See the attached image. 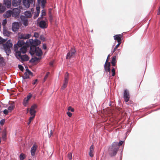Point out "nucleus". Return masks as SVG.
<instances>
[{"label":"nucleus","instance_id":"obj_10","mask_svg":"<svg viewBox=\"0 0 160 160\" xmlns=\"http://www.w3.org/2000/svg\"><path fill=\"white\" fill-rule=\"evenodd\" d=\"M12 11V16L16 17L19 15L20 12V10L18 8H15Z\"/></svg>","mask_w":160,"mask_h":160},{"label":"nucleus","instance_id":"obj_40","mask_svg":"<svg viewBox=\"0 0 160 160\" xmlns=\"http://www.w3.org/2000/svg\"><path fill=\"white\" fill-rule=\"evenodd\" d=\"M53 16L50 13L49 15V20L51 22H52L53 20Z\"/></svg>","mask_w":160,"mask_h":160},{"label":"nucleus","instance_id":"obj_47","mask_svg":"<svg viewBox=\"0 0 160 160\" xmlns=\"http://www.w3.org/2000/svg\"><path fill=\"white\" fill-rule=\"evenodd\" d=\"M5 122V119H2L1 120L0 122V123L1 125H3L4 124V123Z\"/></svg>","mask_w":160,"mask_h":160},{"label":"nucleus","instance_id":"obj_34","mask_svg":"<svg viewBox=\"0 0 160 160\" xmlns=\"http://www.w3.org/2000/svg\"><path fill=\"white\" fill-rule=\"evenodd\" d=\"M7 41V39H3L1 37H0V43H3Z\"/></svg>","mask_w":160,"mask_h":160},{"label":"nucleus","instance_id":"obj_26","mask_svg":"<svg viewBox=\"0 0 160 160\" xmlns=\"http://www.w3.org/2000/svg\"><path fill=\"white\" fill-rule=\"evenodd\" d=\"M116 56H113L112 58L111 63L113 66H115L116 65Z\"/></svg>","mask_w":160,"mask_h":160},{"label":"nucleus","instance_id":"obj_27","mask_svg":"<svg viewBox=\"0 0 160 160\" xmlns=\"http://www.w3.org/2000/svg\"><path fill=\"white\" fill-rule=\"evenodd\" d=\"M38 3H41L42 6L44 8L45 4L46 3V0H38Z\"/></svg>","mask_w":160,"mask_h":160},{"label":"nucleus","instance_id":"obj_13","mask_svg":"<svg viewBox=\"0 0 160 160\" xmlns=\"http://www.w3.org/2000/svg\"><path fill=\"white\" fill-rule=\"evenodd\" d=\"M48 26V23L46 21L41 20L39 22V26L42 28H47Z\"/></svg>","mask_w":160,"mask_h":160},{"label":"nucleus","instance_id":"obj_15","mask_svg":"<svg viewBox=\"0 0 160 160\" xmlns=\"http://www.w3.org/2000/svg\"><path fill=\"white\" fill-rule=\"evenodd\" d=\"M37 148V145L35 144H33L32 147L31 148V153L32 156H35Z\"/></svg>","mask_w":160,"mask_h":160},{"label":"nucleus","instance_id":"obj_28","mask_svg":"<svg viewBox=\"0 0 160 160\" xmlns=\"http://www.w3.org/2000/svg\"><path fill=\"white\" fill-rule=\"evenodd\" d=\"M11 32L7 30H4L3 31V34L5 36L7 37H9L11 34Z\"/></svg>","mask_w":160,"mask_h":160},{"label":"nucleus","instance_id":"obj_39","mask_svg":"<svg viewBox=\"0 0 160 160\" xmlns=\"http://www.w3.org/2000/svg\"><path fill=\"white\" fill-rule=\"evenodd\" d=\"M49 74H50V72H48L47 73V74L44 77V82L47 79V78H48V77Z\"/></svg>","mask_w":160,"mask_h":160},{"label":"nucleus","instance_id":"obj_9","mask_svg":"<svg viewBox=\"0 0 160 160\" xmlns=\"http://www.w3.org/2000/svg\"><path fill=\"white\" fill-rule=\"evenodd\" d=\"M26 72H25L23 76V78L24 79L29 78V75L32 76L33 73L28 68L26 69Z\"/></svg>","mask_w":160,"mask_h":160},{"label":"nucleus","instance_id":"obj_29","mask_svg":"<svg viewBox=\"0 0 160 160\" xmlns=\"http://www.w3.org/2000/svg\"><path fill=\"white\" fill-rule=\"evenodd\" d=\"M14 107V103L13 102V103L10 104L9 106L8 107V110L11 111L13 109Z\"/></svg>","mask_w":160,"mask_h":160},{"label":"nucleus","instance_id":"obj_36","mask_svg":"<svg viewBox=\"0 0 160 160\" xmlns=\"http://www.w3.org/2000/svg\"><path fill=\"white\" fill-rule=\"evenodd\" d=\"M42 15L41 17L38 18V19H40L41 18H42L43 16H44L46 15V12L44 10H43L41 12Z\"/></svg>","mask_w":160,"mask_h":160},{"label":"nucleus","instance_id":"obj_60","mask_svg":"<svg viewBox=\"0 0 160 160\" xmlns=\"http://www.w3.org/2000/svg\"><path fill=\"white\" fill-rule=\"evenodd\" d=\"M43 90V89H42V91L40 93V94L41 95L42 94Z\"/></svg>","mask_w":160,"mask_h":160},{"label":"nucleus","instance_id":"obj_25","mask_svg":"<svg viewBox=\"0 0 160 160\" xmlns=\"http://www.w3.org/2000/svg\"><path fill=\"white\" fill-rule=\"evenodd\" d=\"M110 62H108V64H107V65H106V67L105 66V64L104 65V68H105L106 71L110 72Z\"/></svg>","mask_w":160,"mask_h":160},{"label":"nucleus","instance_id":"obj_11","mask_svg":"<svg viewBox=\"0 0 160 160\" xmlns=\"http://www.w3.org/2000/svg\"><path fill=\"white\" fill-rule=\"evenodd\" d=\"M19 28V23L18 22H15L12 23V30L15 32L18 31Z\"/></svg>","mask_w":160,"mask_h":160},{"label":"nucleus","instance_id":"obj_56","mask_svg":"<svg viewBox=\"0 0 160 160\" xmlns=\"http://www.w3.org/2000/svg\"><path fill=\"white\" fill-rule=\"evenodd\" d=\"M108 58H107L106 60V62L105 64V67H106V65H107V64H108Z\"/></svg>","mask_w":160,"mask_h":160},{"label":"nucleus","instance_id":"obj_32","mask_svg":"<svg viewBox=\"0 0 160 160\" xmlns=\"http://www.w3.org/2000/svg\"><path fill=\"white\" fill-rule=\"evenodd\" d=\"M28 101H28V100H27V99H26L25 98H24V100H23V101L22 102L23 105L25 107H26L28 104Z\"/></svg>","mask_w":160,"mask_h":160},{"label":"nucleus","instance_id":"obj_14","mask_svg":"<svg viewBox=\"0 0 160 160\" xmlns=\"http://www.w3.org/2000/svg\"><path fill=\"white\" fill-rule=\"evenodd\" d=\"M130 98L129 92L127 90H125L124 92V98L126 102H128Z\"/></svg>","mask_w":160,"mask_h":160},{"label":"nucleus","instance_id":"obj_20","mask_svg":"<svg viewBox=\"0 0 160 160\" xmlns=\"http://www.w3.org/2000/svg\"><path fill=\"white\" fill-rule=\"evenodd\" d=\"M21 0H13L12 2V4L14 7L17 6L20 4Z\"/></svg>","mask_w":160,"mask_h":160},{"label":"nucleus","instance_id":"obj_38","mask_svg":"<svg viewBox=\"0 0 160 160\" xmlns=\"http://www.w3.org/2000/svg\"><path fill=\"white\" fill-rule=\"evenodd\" d=\"M34 117H30L29 118V120H28V125H29V124H30L31 122L32 121L33 119L34 118Z\"/></svg>","mask_w":160,"mask_h":160},{"label":"nucleus","instance_id":"obj_18","mask_svg":"<svg viewBox=\"0 0 160 160\" xmlns=\"http://www.w3.org/2000/svg\"><path fill=\"white\" fill-rule=\"evenodd\" d=\"M11 0H4L3 1V4L8 8H11Z\"/></svg>","mask_w":160,"mask_h":160},{"label":"nucleus","instance_id":"obj_49","mask_svg":"<svg viewBox=\"0 0 160 160\" xmlns=\"http://www.w3.org/2000/svg\"><path fill=\"white\" fill-rule=\"evenodd\" d=\"M8 110H7V109L4 110L3 111V112L4 113V114H5V115L8 114Z\"/></svg>","mask_w":160,"mask_h":160},{"label":"nucleus","instance_id":"obj_31","mask_svg":"<svg viewBox=\"0 0 160 160\" xmlns=\"http://www.w3.org/2000/svg\"><path fill=\"white\" fill-rule=\"evenodd\" d=\"M37 108V105L36 104H34L31 106L30 109L33 111H36Z\"/></svg>","mask_w":160,"mask_h":160},{"label":"nucleus","instance_id":"obj_48","mask_svg":"<svg viewBox=\"0 0 160 160\" xmlns=\"http://www.w3.org/2000/svg\"><path fill=\"white\" fill-rule=\"evenodd\" d=\"M123 143V141H120L119 143H118V145L119 146V147L121 146Z\"/></svg>","mask_w":160,"mask_h":160},{"label":"nucleus","instance_id":"obj_7","mask_svg":"<svg viewBox=\"0 0 160 160\" xmlns=\"http://www.w3.org/2000/svg\"><path fill=\"white\" fill-rule=\"evenodd\" d=\"M68 77L69 74L68 72H66L64 77V82L61 87V89L62 90H63L67 86L68 81Z\"/></svg>","mask_w":160,"mask_h":160},{"label":"nucleus","instance_id":"obj_44","mask_svg":"<svg viewBox=\"0 0 160 160\" xmlns=\"http://www.w3.org/2000/svg\"><path fill=\"white\" fill-rule=\"evenodd\" d=\"M120 44H121V43H118V44L115 46V47H114V50L113 52H115V51L116 50V49H117L119 47V46L120 45Z\"/></svg>","mask_w":160,"mask_h":160},{"label":"nucleus","instance_id":"obj_8","mask_svg":"<svg viewBox=\"0 0 160 160\" xmlns=\"http://www.w3.org/2000/svg\"><path fill=\"white\" fill-rule=\"evenodd\" d=\"M33 0H23V5L27 8H29L31 5L33 4Z\"/></svg>","mask_w":160,"mask_h":160},{"label":"nucleus","instance_id":"obj_43","mask_svg":"<svg viewBox=\"0 0 160 160\" xmlns=\"http://www.w3.org/2000/svg\"><path fill=\"white\" fill-rule=\"evenodd\" d=\"M18 67L19 69L21 71H23L24 70L23 67L21 65H18Z\"/></svg>","mask_w":160,"mask_h":160},{"label":"nucleus","instance_id":"obj_55","mask_svg":"<svg viewBox=\"0 0 160 160\" xmlns=\"http://www.w3.org/2000/svg\"><path fill=\"white\" fill-rule=\"evenodd\" d=\"M37 81H38V79H36L35 80L33 81V82H32V84L33 85H35V84H36V83H37Z\"/></svg>","mask_w":160,"mask_h":160},{"label":"nucleus","instance_id":"obj_17","mask_svg":"<svg viewBox=\"0 0 160 160\" xmlns=\"http://www.w3.org/2000/svg\"><path fill=\"white\" fill-rule=\"evenodd\" d=\"M122 37V35L121 34H117L115 35L114 36V39L117 41L118 43H121V38Z\"/></svg>","mask_w":160,"mask_h":160},{"label":"nucleus","instance_id":"obj_54","mask_svg":"<svg viewBox=\"0 0 160 160\" xmlns=\"http://www.w3.org/2000/svg\"><path fill=\"white\" fill-rule=\"evenodd\" d=\"M34 36L35 37L37 38L38 37V34L37 32H35L34 34Z\"/></svg>","mask_w":160,"mask_h":160},{"label":"nucleus","instance_id":"obj_57","mask_svg":"<svg viewBox=\"0 0 160 160\" xmlns=\"http://www.w3.org/2000/svg\"><path fill=\"white\" fill-rule=\"evenodd\" d=\"M43 48L44 49H46L47 48V47L46 44H43Z\"/></svg>","mask_w":160,"mask_h":160},{"label":"nucleus","instance_id":"obj_2","mask_svg":"<svg viewBox=\"0 0 160 160\" xmlns=\"http://www.w3.org/2000/svg\"><path fill=\"white\" fill-rule=\"evenodd\" d=\"M119 149L118 145V142H114L112 144L109 149V153L111 157H113L116 155Z\"/></svg>","mask_w":160,"mask_h":160},{"label":"nucleus","instance_id":"obj_50","mask_svg":"<svg viewBox=\"0 0 160 160\" xmlns=\"http://www.w3.org/2000/svg\"><path fill=\"white\" fill-rule=\"evenodd\" d=\"M39 13L40 12H39L38 13V12H37L36 13L35 15L34 16V19L37 18L38 17V16H39Z\"/></svg>","mask_w":160,"mask_h":160},{"label":"nucleus","instance_id":"obj_30","mask_svg":"<svg viewBox=\"0 0 160 160\" xmlns=\"http://www.w3.org/2000/svg\"><path fill=\"white\" fill-rule=\"evenodd\" d=\"M29 112L31 115L32 116V117H33L34 118L36 113V111H33L30 109Z\"/></svg>","mask_w":160,"mask_h":160},{"label":"nucleus","instance_id":"obj_24","mask_svg":"<svg viewBox=\"0 0 160 160\" xmlns=\"http://www.w3.org/2000/svg\"><path fill=\"white\" fill-rule=\"evenodd\" d=\"M6 10V8L1 3H0V14L4 12Z\"/></svg>","mask_w":160,"mask_h":160},{"label":"nucleus","instance_id":"obj_35","mask_svg":"<svg viewBox=\"0 0 160 160\" xmlns=\"http://www.w3.org/2000/svg\"><path fill=\"white\" fill-rule=\"evenodd\" d=\"M4 62V58L0 54V64H2Z\"/></svg>","mask_w":160,"mask_h":160},{"label":"nucleus","instance_id":"obj_51","mask_svg":"<svg viewBox=\"0 0 160 160\" xmlns=\"http://www.w3.org/2000/svg\"><path fill=\"white\" fill-rule=\"evenodd\" d=\"M67 114L70 117H71L72 115V113L69 112H67Z\"/></svg>","mask_w":160,"mask_h":160},{"label":"nucleus","instance_id":"obj_6","mask_svg":"<svg viewBox=\"0 0 160 160\" xmlns=\"http://www.w3.org/2000/svg\"><path fill=\"white\" fill-rule=\"evenodd\" d=\"M76 50L74 48H72L68 53L66 57V59H70L73 58L75 55Z\"/></svg>","mask_w":160,"mask_h":160},{"label":"nucleus","instance_id":"obj_21","mask_svg":"<svg viewBox=\"0 0 160 160\" xmlns=\"http://www.w3.org/2000/svg\"><path fill=\"white\" fill-rule=\"evenodd\" d=\"M94 153V147L93 145H92L90 148L89 155L91 157H93Z\"/></svg>","mask_w":160,"mask_h":160},{"label":"nucleus","instance_id":"obj_16","mask_svg":"<svg viewBox=\"0 0 160 160\" xmlns=\"http://www.w3.org/2000/svg\"><path fill=\"white\" fill-rule=\"evenodd\" d=\"M24 44H25V45H26V43H25L24 41L23 40H20L18 41L17 44V45H14V46H17L18 48V50H19V49L21 48L22 46V45H23Z\"/></svg>","mask_w":160,"mask_h":160},{"label":"nucleus","instance_id":"obj_52","mask_svg":"<svg viewBox=\"0 0 160 160\" xmlns=\"http://www.w3.org/2000/svg\"><path fill=\"white\" fill-rule=\"evenodd\" d=\"M36 10L38 12H38H40V8L39 7H36Z\"/></svg>","mask_w":160,"mask_h":160},{"label":"nucleus","instance_id":"obj_42","mask_svg":"<svg viewBox=\"0 0 160 160\" xmlns=\"http://www.w3.org/2000/svg\"><path fill=\"white\" fill-rule=\"evenodd\" d=\"M68 157L69 159V160H72V154L71 153H69L68 154Z\"/></svg>","mask_w":160,"mask_h":160},{"label":"nucleus","instance_id":"obj_12","mask_svg":"<svg viewBox=\"0 0 160 160\" xmlns=\"http://www.w3.org/2000/svg\"><path fill=\"white\" fill-rule=\"evenodd\" d=\"M20 18L22 23L25 26H27L28 24V18L23 15L21 16Z\"/></svg>","mask_w":160,"mask_h":160},{"label":"nucleus","instance_id":"obj_5","mask_svg":"<svg viewBox=\"0 0 160 160\" xmlns=\"http://www.w3.org/2000/svg\"><path fill=\"white\" fill-rule=\"evenodd\" d=\"M41 43V42L40 40L37 39H35L33 40L32 39H30L28 40L26 42V45L27 48H28L30 46H34L36 47V46H38Z\"/></svg>","mask_w":160,"mask_h":160},{"label":"nucleus","instance_id":"obj_4","mask_svg":"<svg viewBox=\"0 0 160 160\" xmlns=\"http://www.w3.org/2000/svg\"><path fill=\"white\" fill-rule=\"evenodd\" d=\"M4 49L7 55L8 56L11 53V48H12V44L10 40H8L5 44H3Z\"/></svg>","mask_w":160,"mask_h":160},{"label":"nucleus","instance_id":"obj_53","mask_svg":"<svg viewBox=\"0 0 160 160\" xmlns=\"http://www.w3.org/2000/svg\"><path fill=\"white\" fill-rule=\"evenodd\" d=\"M53 133V132L52 130H51L50 132V133L49 134V137H50L52 135Z\"/></svg>","mask_w":160,"mask_h":160},{"label":"nucleus","instance_id":"obj_45","mask_svg":"<svg viewBox=\"0 0 160 160\" xmlns=\"http://www.w3.org/2000/svg\"><path fill=\"white\" fill-rule=\"evenodd\" d=\"M112 76H114L115 74V70L114 68L112 69Z\"/></svg>","mask_w":160,"mask_h":160},{"label":"nucleus","instance_id":"obj_1","mask_svg":"<svg viewBox=\"0 0 160 160\" xmlns=\"http://www.w3.org/2000/svg\"><path fill=\"white\" fill-rule=\"evenodd\" d=\"M14 49L15 52V56L16 58L21 61H28L29 59V57L27 55H22L26 52L27 51V48L26 46H24L21 48L19 50H18V48L16 46L14 47Z\"/></svg>","mask_w":160,"mask_h":160},{"label":"nucleus","instance_id":"obj_19","mask_svg":"<svg viewBox=\"0 0 160 160\" xmlns=\"http://www.w3.org/2000/svg\"><path fill=\"white\" fill-rule=\"evenodd\" d=\"M31 36V34H21L19 35V37L21 39H27L30 38Z\"/></svg>","mask_w":160,"mask_h":160},{"label":"nucleus","instance_id":"obj_3","mask_svg":"<svg viewBox=\"0 0 160 160\" xmlns=\"http://www.w3.org/2000/svg\"><path fill=\"white\" fill-rule=\"evenodd\" d=\"M30 53L31 55L36 54V56H40L42 54V50L38 47L30 46Z\"/></svg>","mask_w":160,"mask_h":160},{"label":"nucleus","instance_id":"obj_23","mask_svg":"<svg viewBox=\"0 0 160 160\" xmlns=\"http://www.w3.org/2000/svg\"><path fill=\"white\" fill-rule=\"evenodd\" d=\"M25 16L27 18H30L32 17L31 12L30 11H26L24 12Z\"/></svg>","mask_w":160,"mask_h":160},{"label":"nucleus","instance_id":"obj_41","mask_svg":"<svg viewBox=\"0 0 160 160\" xmlns=\"http://www.w3.org/2000/svg\"><path fill=\"white\" fill-rule=\"evenodd\" d=\"M7 23V20H6V19H5L3 20L2 22V24L3 26H4L6 25Z\"/></svg>","mask_w":160,"mask_h":160},{"label":"nucleus","instance_id":"obj_37","mask_svg":"<svg viewBox=\"0 0 160 160\" xmlns=\"http://www.w3.org/2000/svg\"><path fill=\"white\" fill-rule=\"evenodd\" d=\"M32 96V95L31 93H29L28 95L27 96V97L25 98L26 99L29 101V99L31 98Z\"/></svg>","mask_w":160,"mask_h":160},{"label":"nucleus","instance_id":"obj_33","mask_svg":"<svg viewBox=\"0 0 160 160\" xmlns=\"http://www.w3.org/2000/svg\"><path fill=\"white\" fill-rule=\"evenodd\" d=\"M26 157V156L25 154L23 153H21L20 154L19 157L20 160H23Z\"/></svg>","mask_w":160,"mask_h":160},{"label":"nucleus","instance_id":"obj_61","mask_svg":"<svg viewBox=\"0 0 160 160\" xmlns=\"http://www.w3.org/2000/svg\"><path fill=\"white\" fill-rule=\"evenodd\" d=\"M109 57H110L109 55H108V57L107 58H109Z\"/></svg>","mask_w":160,"mask_h":160},{"label":"nucleus","instance_id":"obj_46","mask_svg":"<svg viewBox=\"0 0 160 160\" xmlns=\"http://www.w3.org/2000/svg\"><path fill=\"white\" fill-rule=\"evenodd\" d=\"M68 111H70L71 112H72L74 111V109L73 108H72L71 106L69 107L68 108Z\"/></svg>","mask_w":160,"mask_h":160},{"label":"nucleus","instance_id":"obj_22","mask_svg":"<svg viewBox=\"0 0 160 160\" xmlns=\"http://www.w3.org/2000/svg\"><path fill=\"white\" fill-rule=\"evenodd\" d=\"M12 15V12L11 10H9L7 11L4 14L5 18H8L11 17V15Z\"/></svg>","mask_w":160,"mask_h":160},{"label":"nucleus","instance_id":"obj_59","mask_svg":"<svg viewBox=\"0 0 160 160\" xmlns=\"http://www.w3.org/2000/svg\"><path fill=\"white\" fill-rule=\"evenodd\" d=\"M6 136V135L5 134H4V135H3L2 136V138H4V137H5Z\"/></svg>","mask_w":160,"mask_h":160},{"label":"nucleus","instance_id":"obj_58","mask_svg":"<svg viewBox=\"0 0 160 160\" xmlns=\"http://www.w3.org/2000/svg\"><path fill=\"white\" fill-rule=\"evenodd\" d=\"M29 108H27V113H28L29 111Z\"/></svg>","mask_w":160,"mask_h":160}]
</instances>
